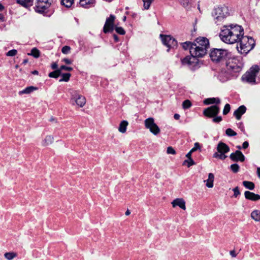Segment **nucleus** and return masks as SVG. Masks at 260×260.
Instances as JSON below:
<instances>
[{
	"mask_svg": "<svg viewBox=\"0 0 260 260\" xmlns=\"http://www.w3.org/2000/svg\"><path fill=\"white\" fill-rule=\"evenodd\" d=\"M59 69L60 70V72H61V71L62 70H65V71H73V68L71 67H68L65 65H62L60 67Z\"/></svg>",
	"mask_w": 260,
	"mask_h": 260,
	"instance_id": "obj_46",
	"label": "nucleus"
},
{
	"mask_svg": "<svg viewBox=\"0 0 260 260\" xmlns=\"http://www.w3.org/2000/svg\"><path fill=\"white\" fill-rule=\"evenodd\" d=\"M214 179V175L213 173H209L208 175V179L206 180V186L209 188H212L213 186V182Z\"/></svg>",
	"mask_w": 260,
	"mask_h": 260,
	"instance_id": "obj_23",
	"label": "nucleus"
},
{
	"mask_svg": "<svg viewBox=\"0 0 260 260\" xmlns=\"http://www.w3.org/2000/svg\"><path fill=\"white\" fill-rule=\"evenodd\" d=\"M245 187L252 190L254 188V184L252 182L245 181Z\"/></svg>",
	"mask_w": 260,
	"mask_h": 260,
	"instance_id": "obj_39",
	"label": "nucleus"
},
{
	"mask_svg": "<svg viewBox=\"0 0 260 260\" xmlns=\"http://www.w3.org/2000/svg\"><path fill=\"white\" fill-rule=\"evenodd\" d=\"M60 76H61L62 78L59 79V82H68L70 80L71 74L69 73H61Z\"/></svg>",
	"mask_w": 260,
	"mask_h": 260,
	"instance_id": "obj_29",
	"label": "nucleus"
},
{
	"mask_svg": "<svg viewBox=\"0 0 260 260\" xmlns=\"http://www.w3.org/2000/svg\"><path fill=\"white\" fill-rule=\"evenodd\" d=\"M245 38L247 39L246 42L245 43V55H246L254 48L255 42L251 37L245 36Z\"/></svg>",
	"mask_w": 260,
	"mask_h": 260,
	"instance_id": "obj_12",
	"label": "nucleus"
},
{
	"mask_svg": "<svg viewBox=\"0 0 260 260\" xmlns=\"http://www.w3.org/2000/svg\"><path fill=\"white\" fill-rule=\"evenodd\" d=\"M143 2V6L145 9L148 10L149 9L151 4L153 0H142Z\"/></svg>",
	"mask_w": 260,
	"mask_h": 260,
	"instance_id": "obj_37",
	"label": "nucleus"
},
{
	"mask_svg": "<svg viewBox=\"0 0 260 260\" xmlns=\"http://www.w3.org/2000/svg\"><path fill=\"white\" fill-rule=\"evenodd\" d=\"M31 74H34V75H38L39 72L38 71L35 70V71L31 72Z\"/></svg>",
	"mask_w": 260,
	"mask_h": 260,
	"instance_id": "obj_59",
	"label": "nucleus"
},
{
	"mask_svg": "<svg viewBox=\"0 0 260 260\" xmlns=\"http://www.w3.org/2000/svg\"><path fill=\"white\" fill-rule=\"evenodd\" d=\"M52 3L53 0H36L34 10L38 13L47 16Z\"/></svg>",
	"mask_w": 260,
	"mask_h": 260,
	"instance_id": "obj_6",
	"label": "nucleus"
},
{
	"mask_svg": "<svg viewBox=\"0 0 260 260\" xmlns=\"http://www.w3.org/2000/svg\"><path fill=\"white\" fill-rule=\"evenodd\" d=\"M181 45L183 49L187 50H189L190 54H191V51L194 50V46L196 44L194 42H191L190 41H186L183 43H181Z\"/></svg>",
	"mask_w": 260,
	"mask_h": 260,
	"instance_id": "obj_17",
	"label": "nucleus"
},
{
	"mask_svg": "<svg viewBox=\"0 0 260 260\" xmlns=\"http://www.w3.org/2000/svg\"><path fill=\"white\" fill-rule=\"evenodd\" d=\"M113 37L115 42H118L119 41V38L116 35L114 34L113 35Z\"/></svg>",
	"mask_w": 260,
	"mask_h": 260,
	"instance_id": "obj_53",
	"label": "nucleus"
},
{
	"mask_svg": "<svg viewBox=\"0 0 260 260\" xmlns=\"http://www.w3.org/2000/svg\"><path fill=\"white\" fill-rule=\"evenodd\" d=\"M155 124V123L154 122V119L152 117L147 118L145 120V127L148 129L151 128V127Z\"/></svg>",
	"mask_w": 260,
	"mask_h": 260,
	"instance_id": "obj_27",
	"label": "nucleus"
},
{
	"mask_svg": "<svg viewBox=\"0 0 260 260\" xmlns=\"http://www.w3.org/2000/svg\"><path fill=\"white\" fill-rule=\"evenodd\" d=\"M38 87L33 86H28L26 87L23 90L20 91L19 92V94L21 95L23 94H29L34 91L38 90Z\"/></svg>",
	"mask_w": 260,
	"mask_h": 260,
	"instance_id": "obj_21",
	"label": "nucleus"
},
{
	"mask_svg": "<svg viewBox=\"0 0 260 260\" xmlns=\"http://www.w3.org/2000/svg\"><path fill=\"white\" fill-rule=\"evenodd\" d=\"M230 168L232 172L234 173H237L239 170V166L237 164H234L231 165Z\"/></svg>",
	"mask_w": 260,
	"mask_h": 260,
	"instance_id": "obj_42",
	"label": "nucleus"
},
{
	"mask_svg": "<svg viewBox=\"0 0 260 260\" xmlns=\"http://www.w3.org/2000/svg\"><path fill=\"white\" fill-rule=\"evenodd\" d=\"M28 55H31L35 58H38L40 55V52L37 48H33L30 53H28Z\"/></svg>",
	"mask_w": 260,
	"mask_h": 260,
	"instance_id": "obj_30",
	"label": "nucleus"
},
{
	"mask_svg": "<svg viewBox=\"0 0 260 260\" xmlns=\"http://www.w3.org/2000/svg\"><path fill=\"white\" fill-rule=\"evenodd\" d=\"M239 128L241 129L242 131H244V126L242 123H240Z\"/></svg>",
	"mask_w": 260,
	"mask_h": 260,
	"instance_id": "obj_58",
	"label": "nucleus"
},
{
	"mask_svg": "<svg viewBox=\"0 0 260 260\" xmlns=\"http://www.w3.org/2000/svg\"><path fill=\"white\" fill-rule=\"evenodd\" d=\"M71 100L74 102H75L76 104L80 107H83L86 104V102L85 98L84 96L77 93L76 91H75L72 93Z\"/></svg>",
	"mask_w": 260,
	"mask_h": 260,
	"instance_id": "obj_11",
	"label": "nucleus"
},
{
	"mask_svg": "<svg viewBox=\"0 0 260 260\" xmlns=\"http://www.w3.org/2000/svg\"><path fill=\"white\" fill-rule=\"evenodd\" d=\"M237 49L238 51L240 53L241 55L243 54L242 50L244 49V44L242 42V39L237 41Z\"/></svg>",
	"mask_w": 260,
	"mask_h": 260,
	"instance_id": "obj_31",
	"label": "nucleus"
},
{
	"mask_svg": "<svg viewBox=\"0 0 260 260\" xmlns=\"http://www.w3.org/2000/svg\"><path fill=\"white\" fill-rule=\"evenodd\" d=\"M95 0H80V5L84 8H88L95 4Z\"/></svg>",
	"mask_w": 260,
	"mask_h": 260,
	"instance_id": "obj_19",
	"label": "nucleus"
},
{
	"mask_svg": "<svg viewBox=\"0 0 260 260\" xmlns=\"http://www.w3.org/2000/svg\"><path fill=\"white\" fill-rule=\"evenodd\" d=\"M17 3L24 7L33 5V2L31 0H17Z\"/></svg>",
	"mask_w": 260,
	"mask_h": 260,
	"instance_id": "obj_26",
	"label": "nucleus"
},
{
	"mask_svg": "<svg viewBox=\"0 0 260 260\" xmlns=\"http://www.w3.org/2000/svg\"><path fill=\"white\" fill-rule=\"evenodd\" d=\"M220 112V108L218 105H214L211 106L203 111V115L209 118H213L212 121L214 123H219L222 120L221 116H218Z\"/></svg>",
	"mask_w": 260,
	"mask_h": 260,
	"instance_id": "obj_5",
	"label": "nucleus"
},
{
	"mask_svg": "<svg viewBox=\"0 0 260 260\" xmlns=\"http://www.w3.org/2000/svg\"><path fill=\"white\" fill-rule=\"evenodd\" d=\"M225 134L227 136L230 137L235 136L237 135L236 132H235L231 128H228L226 129Z\"/></svg>",
	"mask_w": 260,
	"mask_h": 260,
	"instance_id": "obj_38",
	"label": "nucleus"
},
{
	"mask_svg": "<svg viewBox=\"0 0 260 260\" xmlns=\"http://www.w3.org/2000/svg\"><path fill=\"white\" fill-rule=\"evenodd\" d=\"M245 198L252 201H256L260 200V195L249 191H245Z\"/></svg>",
	"mask_w": 260,
	"mask_h": 260,
	"instance_id": "obj_15",
	"label": "nucleus"
},
{
	"mask_svg": "<svg viewBox=\"0 0 260 260\" xmlns=\"http://www.w3.org/2000/svg\"><path fill=\"white\" fill-rule=\"evenodd\" d=\"M130 214H131V212H130V211H129L128 209H127V210L126 211L125 213V215L128 216V215H129Z\"/></svg>",
	"mask_w": 260,
	"mask_h": 260,
	"instance_id": "obj_60",
	"label": "nucleus"
},
{
	"mask_svg": "<svg viewBox=\"0 0 260 260\" xmlns=\"http://www.w3.org/2000/svg\"><path fill=\"white\" fill-rule=\"evenodd\" d=\"M229 15L228 9L226 7H218L214 9L213 13V16L215 17V19L217 20L215 21L216 23L218 21H221Z\"/></svg>",
	"mask_w": 260,
	"mask_h": 260,
	"instance_id": "obj_9",
	"label": "nucleus"
},
{
	"mask_svg": "<svg viewBox=\"0 0 260 260\" xmlns=\"http://www.w3.org/2000/svg\"><path fill=\"white\" fill-rule=\"evenodd\" d=\"M61 75L60 70L59 69H57L54 70L53 72H51L49 73L48 76L50 78L56 79L59 77Z\"/></svg>",
	"mask_w": 260,
	"mask_h": 260,
	"instance_id": "obj_28",
	"label": "nucleus"
},
{
	"mask_svg": "<svg viewBox=\"0 0 260 260\" xmlns=\"http://www.w3.org/2000/svg\"><path fill=\"white\" fill-rule=\"evenodd\" d=\"M172 206L175 207L179 206L181 209L185 210L186 209L185 202L182 198H177L172 202Z\"/></svg>",
	"mask_w": 260,
	"mask_h": 260,
	"instance_id": "obj_14",
	"label": "nucleus"
},
{
	"mask_svg": "<svg viewBox=\"0 0 260 260\" xmlns=\"http://www.w3.org/2000/svg\"><path fill=\"white\" fill-rule=\"evenodd\" d=\"M192 105L191 102L189 100H186L182 103V108L184 109L189 108Z\"/></svg>",
	"mask_w": 260,
	"mask_h": 260,
	"instance_id": "obj_36",
	"label": "nucleus"
},
{
	"mask_svg": "<svg viewBox=\"0 0 260 260\" xmlns=\"http://www.w3.org/2000/svg\"><path fill=\"white\" fill-rule=\"evenodd\" d=\"M211 60L215 63L225 62L231 56V53L226 49L212 48L209 53Z\"/></svg>",
	"mask_w": 260,
	"mask_h": 260,
	"instance_id": "obj_3",
	"label": "nucleus"
},
{
	"mask_svg": "<svg viewBox=\"0 0 260 260\" xmlns=\"http://www.w3.org/2000/svg\"><path fill=\"white\" fill-rule=\"evenodd\" d=\"M194 147L197 148V149H201V146L199 143L196 142L194 143Z\"/></svg>",
	"mask_w": 260,
	"mask_h": 260,
	"instance_id": "obj_52",
	"label": "nucleus"
},
{
	"mask_svg": "<svg viewBox=\"0 0 260 260\" xmlns=\"http://www.w3.org/2000/svg\"><path fill=\"white\" fill-rule=\"evenodd\" d=\"M161 38V41L163 44L166 46L168 49V51H169L171 48H174L177 47L178 42L174 38L170 35H160Z\"/></svg>",
	"mask_w": 260,
	"mask_h": 260,
	"instance_id": "obj_8",
	"label": "nucleus"
},
{
	"mask_svg": "<svg viewBox=\"0 0 260 260\" xmlns=\"http://www.w3.org/2000/svg\"><path fill=\"white\" fill-rule=\"evenodd\" d=\"M244 114V105L240 106L234 112V115L237 120L241 118L242 115Z\"/></svg>",
	"mask_w": 260,
	"mask_h": 260,
	"instance_id": "obj_20",
	"label": "nucleus"
},
{
	"mask_svg": "<svg viewBox=\"0 0 260 260\" xmlns=\"http://www.w3.org/2000/svg\"><path fill=\"white\" fill-rule=\"evenodd\" d=\"M248 145H249V144H248V142L245 141V149L247 148L248 147Z\"/></svg>",
	"mask_w": 260,
	"mask_h": 260,
	"instance_id": "obj_64",
	"label": "nucleus"
},
{
	"mask_svg": "<svg viewBox=\"0 0 260 260\" xmlns=\"http://www.w3.org/2000/svg\"><path fill=\"white\" fill-rule=\"evenodd\" d=\"M74 2V0H61V4L67 8H70Z\"/></svg>",
	"mask_w": 260,
	"mask_h": 260,
	"instance_id": "obj_33",
	"label": "nucleus"
},
{
	"mask_svg": "<svg viewBox=\"0 0 260 260\" xmlns=\"http://www.w3.org/2000/svg\"><path fill=\"white\" fill-rule=\"evenodd\" d=\"M221 101L218 98H210L206 99L204 101V104L206 105L215 104L216 105L219 104Z\"/></svg>",
	"mask_w": 260,
	"mask_h": 260,
	"instance_id": "obj_18",
	"label": "nucleus"
},
{
	"mask_svg": "<svg viewBox=\"0 0 260 260\" xmlns=\"http://www.w3.org/2000/svg\"><path fill=\"white\" fill-rule=\"evenodd\" d=\"M5 257L8 260H11L17 256L16 253L14 252H6L5 254Z\"/></svg>",
	"mask_w": 260,
	"mask_h": 260,
	"instance_id": "obj_35",
	"label": "nucleus"
},
{
	"mask_svg": "<svg viewBox=\"0 0 260 260\" xmlns=\"http://www.w3.org/2000/svg\"><path fill=\"white\" fill-rule=\"evenodd\" d=\"M180 117V116L179 114L176 113L174 115V118L176 120H179Z\"/></svg>",
	"mask_w": 260,
	"mask_h": 260,
	"instance_id": "obj_55",
	"label": "nucleus"
},
{
	"mask_svg": "<svg viewBox=\"0 0 260 260\" xmlns=\"http://www.w3.org/2000/svg\"><path fill=\"white\" fill-rule=\"evenodd\" d=\"M28 59H25L23 60V61L22 62V64H25L28 62Z\"/></svg>",
	"mask_w": 260,
	"mask_h": 260,
	"instance_id": "obj_61",
	"label": "nucleus"
},
{
	"mask_svg": "<svg viewBox=\"0 0 260 260\" xmlns=\"http://www.w3.org/2000/svg\"><path fill=\"white\" fill-rule=\"evenodd\" d=\"M4 6L0 3V11H2L4 9Z\"/></svg>",
	"mask_w": 260,
	"mask_h": 260,
	"instance_id": "obj_62",
	"label": "nucleus"
},
{
	"mask_svg": "<svg viewBox=\"0 0 260 260\" xmlns=\"http://www.w3.org/2000/svg\"><path fill=\"white\" fill-rule=\"evenodd\" d=\"M260 70V68L257 65H253L246 73L245 80L251 84L256 83V76Z\"/></svg>",
	"mask_w": 260,
	"mask_h": 260,
	"instance_id": "obj_7",
	"label": "nucleus"
},
{
	"mask_svg": "<svg viewBox=\"0 0 260 260\" xmlns=\"http://www.w3.org/2000/svg\"><path fill=\"white\" fill-rule=\"evenodd\" d=\"M230 157L234 161H244V155L240 150H236L235 152L232 153Z\"/></svg>",
	"mask_w": 260,
	"mask_h": 260,
	"instance_id": "obj_13",
	"label": "nucleus"
},
{
	"mask_svg": "<svg viewBox=\"0 0 260 260\" xmlns=\"http://www.w3.org/2000/svg\"><path fill=\"white\" fill-rule=\"evenodd\" d=\"M17 50L16 49H12L6 53V55L7 56H14L17 54Z\"/></svg>",
	"mask_w": 260,
	"mask_h": 260,
	"instance_id": "obj_45",
	"label": "nucleus"
},
{
	"mask_svg": "<svg viewBox=\"0 0 260 260\" xmlns=\"http://www.w3.org/2000/svg\"><path fill=\"white\" fill-rule=\"evenodd\" d=\"M167 152L168 154H175L176 151L175 149L171 146H169L167 148Z\"/></svg>",
	"mask_w": 260,
	"mask_h": 260,
	"instance_id": "obj_47",
	"label": "nucleus"
},
{
	"mask_svg": "<svg viewBox=\"0 0 260 260\" xmlns=\"http://www.w3.org/2000/svg\"><path fill=\"white\" fill-rule=\"evenodd\" d=\"M226 153H218L215 152L213 154V157L214 158H218L221 160H224L227 156L225 154Z\"/></svg>",
	"mask_w": 260,
	"mask_h": 260,
	"instance_id": "obj_34",
	"label": "nucleus"
},
{
	"mask_svg": "<svg viewBox=\"0 0 260 260\" xmlns=\"http://www.w3.org/2000/svg\"><path fill=\"white\" fill-rule=\"evenodd\" d=\"M0 20L2 22L4 21L5 20L4 16L2 14H0Z\"/></svg>",
	"mask_w": 260,
	"mask_h": 260,
	"instance_id": "obj_56",
	"label": "nucleus"
},
{
	"mask_svg": "<svg viewBox=\"0 0 260 260\" xmlns=\"http://www.w3.org/2000/svg\"><path fill=\"white\" fill-rule=\"evenodd\" d=\"M257 174L258 177L260 178V167L257 168Z\"/></svg>",
	"mask_w": 260,
	"mask_h": 260,
	"instance_id": "obj_57",
	"label": "nucleus"
},
{
	"mask_svg": "<svg viewBox=\"0 0 260 260\" xmlns=\"http://www.w3.org/2000/svg\"><path fill=\"white\" fill-rule=\"evenodd\" d=\"M251 218L256 222L260 221V210H255L251 213Z\"/></svg>",
	"mask_w": 260,
	"mask_h": 260,
	"instance_id": "obj_25",
	"label": "nucleus"
},
{
	"mask_svg": "<svg viewBox=\"0 0 260 260\" xmlns=\"http://www.w3.org/2000/svg\"><path fill=\"white\" fill-rule=\"evenodd\" d=\"M115 30L116 32L121 35H124L125 34V31L122 27H115Z\"/></svg>",
	"mask_w": 260,
	"mask_h": 260,
	"instance_id": "obj_43",
	"label": "nucleus"
},
{
	"mask_svg": "<svg viewBox=\"0 0 260 260\" xmlns=\"http://www.w3.org/2000/svg\"><path fill=\"white\" fill-rule=\"evenodd\" d=\"M230 255L233 257H235L237 256V253H236V251L235 250H231L230 252Z\"/></svg>",
	"mask_w": 260,
	"mask_h": 260,
	"instance_id": "obj_51",
	"label": "nucleus"
},
{
	"mask_svg": "<svg viewBox=\"0 0 260 260\" xmlns=\"http://www.w3.org/2000/svg\"><path fill=\"white\" fill-rule=\"evenodd\" d=\"M195 42V50L191 51V56H186L181 60L183 65H188L194 69L198 66V58L204 57L207 54V49L209 48V41L206 37H198Z\"/></svg>",
	"mask_w": 260,
	"mask_h": 260,
	"instance_id": "obj_1",
	"label": "nucleus"
},
{
	"mask_svg": "<svg viewBox=\"0 0 260 260\" xmlns=\"http://www.w3.org/2000/svg\"><path fill=\"white\" fill-rule=\"evenodd\" d=\"M218 153H228L230 151V147L225 143L220 142L217 146Z\"/></svg>",
	"mask_w": 260,
	"mask_h": 260,
	"instance_id": "obj_16",
	"label": "nucleus"
},
{
	"mask_svg": "<svg viewBox=\"0 0 260 260\" xmlns=\"http://www.w3.org/2000/svg\"><path fill=\"white\" fill-rule=\"evenodd\" d=\"M115 18V16L111 14L110 15L109 17L106 19V22L103 27V32L105 34L111 32L113 30Z\"/></svg>",
	"mask_w": 260,
	"mask_h": 260,
	"instance_id": "obj_10",
	"label": "nucleus"
},
{
	"mask_svg": "<svg viewBox=\"0 0 260 260\" xmlns=\"http://www.w3.org/2000/svg\"><path fill=\"white\" fill-rule=\"evenodd\" d=\"M186 163L187 164V167L188 168L191 167V166L196 164L195 162L192 159V158H190V159L188 158L187 159L183 161V165H184Z\"/></svg>",
	"mask_w": 260,
	"mask_h": 260,
	"instance_id": "obj_41",
	"label": "nucleus"
},
{
	"mask_svg": "<svg viewBox=\"0 0 260 260\" xmlns=\"http://www.w3.org/2000/svg\"><path fill=\"white\" fill-rule=\"evenodd\" d=\"M198 149L197 148H196L195 147H193L190 151L191 152H193L196 151H197Z\"/></svg>",
	"mask_w": 260,
	"mask_h": 260,
	"instance_id": "obj_63",
	"label": "nucleus"
},
{
	"mask_svg": "<svg viewBox=\"0 0 260 260\" xmlns=\"http://www.w3.org/2000/svg\"><path fill=\"white\" fill-rule=\"evenodd\" d=\"M128 124V123L126 120H122L119 124L118 131L122 133H125Z\"/></svg>",
	"mask_w": 260,
	"mask_h": 260,
	"instance_id": "obj_24",
	"label": "nucleus"
},
{
	"mask_svg": "<svg viewBox=\"0 0 260 260\" xmlns=\"http://www.w3.org/2000/svg\"><path fill=\"white\" fill-rule=\"evenodd\" d=\"M71 47L69 46H64L61 49V52L64 54H68L70 53Z\"/></svg>",
	"mask_w": 260,
	"mask_h": 260,
	"instance_id": "obj_44",
	"label": "nucleus"
},
{
	"mask_svg": "<svg viewBox=\"0 0 260 260\" xmlns=\"http://www.w3.org/2000/svg\"><path fill=\"white\" fill-rule=\"evenodd\" d=\"M243 28L237 24L225 25L221 29L219 34L220 39L226 44H233L242 39L244 33Z\"/></svg>",
	"mask_w": 260,
	"mask_h": 260,
	"instance_id": "obj_2",
	"label": "nucleus"
},
{
	"mask_svg": "<svg viewBox=\"0 0 260 260\" xmlns=\"http://www.w3.org/2000/svg\"><path fill=\"white\" fill-rule=\"evenodd\" d=\"M225 63L228 70H231L235 73L240 72L244 64L242 56H236L234 58L230 57Z\"/></svg>",
	"mask_w": 260,
	"mask_h": 260,
	"instance_id": "obj_4",
	"label": "nucleus"
},
{
	"mask_svg": "<svg viewBox=\"0 0 260 260\" xmlns=\"http://www.w3.org/2000/svg\"><path fill=\"white\" fill-rule=\"evenodd\" d=\"M231 110V106L229 104H226L224 107L223 110V115H227L230 111Z\"/></svg>",
	"mask_w": 260,
	"mask_h": 260,
	"instance_id": "obj_40",
	"label": "nucleus"
},
{
	"mask_svg": "<svg viewBox=\"0 0 260 260\" xmlns=\"http://www.w3.org/2000/svg\"><path fill=\"white\" fill-rule=\"evenodd\" d=\"M233 190L234 191V197L237 198L238 195L240 194V192L239 191V189L238 186L235 187L233 189Z\"/></svg>",
	"mask_w": 260,
	"mask_h": 260,
	"instance_id": "obj_48",
	"label": "nucleus"
},
{
	"mask_svg": "<svg viewBox=\"0 0 260 260\" xmlns=\"http://www.w3.org/2000/svg\"><path fill=\"white\" fill-rule=\"evenodd\" d=\"M61 61L64 62L67 64H71L73 62V60L67 58L62 59Z\"/></svg>",
	"mask_w": 260,
	"mask_h": 260,
	"instance_id": "obj_49",
	"label": "nucleus"
},
{
	"mask_svg": "<svg viewBox=\"0 0 260 260\" xmlns=\"http://www.w3.org/2000/svg\"><path fill=\"white\" fill-rule=\"evenodd\" d=\"M149 129L154 135H157L160 133V129L156 123L151 128H149Z\"/></svg>",
	"mask_w": 260,
	"mask_h": 260,
	"instance_id": "obj_32",
	"label": "nucleus"
},
{
	"mask_svg": "<svg viewBox=\"0 0 260 260\" xmlns=\"http://www.w3.org/2000/svg\"><path fill=\"white\" fill-rule=\"evenodd\" d=\"M192 152H191L190 151H189V152H188L187 153V154L186 155V157L188 158V159H190V158H191V154H192Z\"/></svg>",
	"mask_w": 260,
	"mask_h": 260,
	"instance_id": "obj_54",
	"label": "nucleus"
},
{
	"mask_svg": "<svg viewBox=\"0 0 260 260\" xmlns=\"http://www.w3.org/2000/svg\"><path fill=\"white\" fill-rule=\"evenodd\" d=\"M51 67L52 70H56L57 69H59L58 68V64L56 62H53L51 64Z\"/></svg>",
	"mask_w": 260,
	"mask_h": 260,
	"instance_id": "obj_50",
	"label": "nucleus"
},
{
	"mask_svg": "<svg viewBox=\"0 0 260 260\" xmlns=\"http://www.w3.org/2000/svg\"><path fill=\"white\" fill-rule=\"evenodd\" d=\"M54 141V138L51 135H47L42 142L43 146H46L51 144Z\"/></svg>",
	"mask_w": 260,
	"mask_h": 260,
	"instance_id": "obj_22",
	"label": "nucleus"
}]
</instances>
